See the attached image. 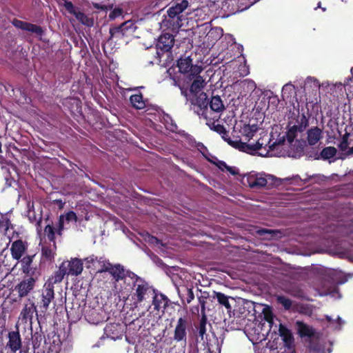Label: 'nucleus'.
Masks as SVG:
<instances>
[{
  "label": "nucleus",
  "mask_w": 353,
  "mask_h": 353,
  "mask_svg": "<svg viewBox=\"0 0 353 353\" xmlns=\"http://www.w3.org/2000/svg\"><path fill=\"white\" fill-rule=\"evenodd\" d=\"M287 139L294 150L295 154L293 157H300L309 141V127L305 116L302 115L300 119L297 120L296 124L290 127L287 132Z\"/></svg>",
  "instance_id": "f257e3e1"
},
{
  "label": "nucleus",
  "mask_w": 353,
  "mask_h": 353,
  "mask_svg": "<svg viewBox=\"0 0 353 353\" xmlns=\"http://www.w3.org/2000/svg\"><path fill=\"white\" fill-rule=\"evenodd\" d=\"M272 178L271 175H266L264 173L250 172L243 176L242 182L250 188L260 189L265 187L268 180Z\"/></svg>",
  "instance_id": "f03ea898"
},
{
  "label": "nucleus",
  "mask_w": 353,
  "mask_h": 353,
  "mask_svg": "<svg viewBox=\"0 0 353 353\" xmlns=\"http://www.w3.org/2000/svg\"><path fill=\"white\" fill-rule=\"evenodd\" d=\"M137 27L135 26L134 22L132 20H128L121 24L119 26L114 27L110 29V38L109 41L113 40L114 38L121 39L125 35L130 33H133L137 30Z\"/></svg>",
  "instance_id": "7ed1b4c3"
},
{
  "label": "nucleus",
  "mask_w": 353,
  "mask_h": 353,
  "mask_svg": "<svg viewBox=\"0 0 353 353\" xmlns=\"http://www.w3.org/2000/svg\"><path fill=\"white\" fill-rule=\"evenodd\" d=\"M222 138L226 141L230 145L239 148L240 150L243 152H245L248 153H252L253 152H255L256 150H260L263 145V142H260V140H258V141L255 144H249L246 143H243L239 141H232L228 137V132H226V134H221Z\"/></svg>",
  "instance_id": "20e7f679"
},
{
  "label": "nucleus",
  "mask_w": 353,
  "mask_h": 353,
  "mask_svg": "<svg viewBox=\"0 0 353 353\" xmlns=\"http://www.w3.org/2000/svg\"><path fill=\"white\" fill-rule=\"evenodd\" d=\"M61 265L65 270L67 275L78 276L83 271V262L77 258L71 259L70 261H63Z\"/></svg>",
  "instance_id": "39448f33"
},
{
  "label": "nucleus",
  "mask_w": 353,
  "mask_h": 353,
  "mask_svg": "<svg viewBox=\"0 0 353 353\" xmlns=\"http://www.w3.org/2000/svg\"><path fill=\"white\" fill-rule=\"evenodd\" d=\"M188 322L185 319L179 318L176 324L173 339L176 342H181L184 345L187 341Z\"/></svg>",
  "instance_id": "423d86ee"
},
{
  "label": "nucleus",
  "mask_w": 353,
  "mask_h": 353,
  "mask_svg": "<svg viewBox=\"0 0 353 353\" xmlns=\"http://www.w3.org/2000/svg\"><path fill=\"white\" fill-rule=\"evenodd\" d=\"M36 283L34 276H30L21 281L16 287L19 297H24L34 289Z\"/></svg>",
  "instance_id": "0eeeda50"
},
{
  "label": "nucleus",
  "mask_w": 353,
  "mask_h": 353,
  "mask_svg": "<svg viewBox=\"0 0 353 353\" xmlns=\"http://www.w3.org/2000/svg\"><path fill=\"white\" fill-rule=\"evenodd\" d=\"M12 23L16 28L34 34L37 37H41L43 33V30L40 26L32 23L18 19L13 20Z\"/></svg>",
  "instance_id": "6e6552de"
},
{
  "label": "nucleus",
  "mask_w": 353,
  "mask_h": 353,
  "mask_svg": "<svg viewBox=\"0 0 353 353\" xmlns=\"http://www.w3.org/2000/svg\"><path fill=\"white\" fill-rule=\"evenodd\" d=\"M28 249V243L21 240L14 241L10 248L12 257L19 261L24 255Z\"/></svg>",
  "instance_id": "1a4fd4ad"
},
{
  "label": "nucleus",
  "mask_w": 353,
  "mask_h": 353,
  "mask_svg": "<svg viewBox=\"0 0 353 353\" xmlns=\"http://www.w3.org/2000/svg\"><path fill=\"white\" fill-rule=\"evenodd\" d=\"M189 3L187 0H176L172 6L168 10V14L170 18L177 17L179 19V14L183 12L188 7Z\"/></svg>",
  "instance_id": "9d476101"
},
{
  "label": "nucleus",
  "mask_w": 353,
  "mask_h": 353,
  "mask_svg": "<svg viewBox=\"0 0 353 353\" xmlns=\"http://www.w3.org/2000/svg\"><path fill=\"white\" fill-rule=\"evenodd\" d=\"M34 254L24 256L20 261L21 271L28 276H34L36 268L33 267Z\"/></svg>",
  "instance_id": "9b49d317"
},
{
  "label": "nucleus",
  "mask_w": 353,
  "mask_h": 353,
  "mask_svg": "<svg viewBox=\"0 0 353 353\" xmlns=\"http://www.w3.org/2000/svg\"><path fill=\"white\" fill-rule=\"evenodd\" d=\"M174 39L172 34H164L161 35L158 41V43L157 44V48L168 52L169 51L172 46H174Z\"/></svg>",
  "instance_id": "f8f14e48"
},
{
  "label": "nucleus",
  "mask_w": 353,
  "mask_h": 353,
  "mask_svg": "<svg viewBox=\"0 0 353 353\" xmlns=\"http://www.w3.org/2000/svg\"><path fill=\"white\" fill-rule=\"evenodd\" d=\"M144 241L148 243L150 245L159 249L161 251H164L167 247L165 243L162 242L161 240L158 239L157 237L153 236L146 232L143 235Z\"/></svg>",
  "instance_id": "ddd939ff"
},
{
  "label": "nucleus",
  "mask_w": 353,
  "mask_h": 353,
  "mask_svg": "<svg viewBox=\"0 0 353 353\" xmlns=\"http://www.w3.org/2000/svg\"><path fill=\"white\" fill-rule=\"evenodd\" d=\"M77 216L76 214L70 211L68 213H66L65 215H61L59 217V226H58V233L59 234H61V231L65 228V223H70V222H77Z\"/></svg>",
  "instance_id": "4468645a"
},
{
  "label": "nucleus",
  "mask_w": 353,
  "mask_h": 353,
  "mask_svg": "<svg viewBox=\"0 0 353 353\" xmlns=\"http://www.w3.org/2000/svg\"><path fill=\"white\" fill-rule=\"evenodd\" d=\"M150 290L149 285L143 281H140L137 285L134 295L137 296V301L139 303L143 301L145 299V296Z\"/></svg>",
  "instance_id": "2eb2a0df"
},
{
  "label": "nucleus",
  "mask_w": 353,
  "mask_h": 353,
  "mask_svg": "<svg viewBox=\"0 0 353 353\" xmlns=\"http://www.w3.org/2000/svg\"><path fill=\"white\" fill-rule=\"evenodd\" d=\"M54 286L51 284H48L42 295V307L46 310L48 308L49 304L54 299Z\"/></svg>",
  "instance_id": "dca6fc26"
},
{
  "label": "nucleus",
  "mask_w": 353,
  "mask_h": 353,
  "mask_svg": "<svg viewBox=\"0 0 353 353\" xmlns=\"http://www.w3.org/2000/svg\"><path fill=\"white\" fill-rule=\"evenodd\" d=\"M8 338V346H9L13 352H16L21 347V345L19 334L16 332H10Z\"/></svg>",
  "instance_id": "f3484780"
},
{
  "label": "nucleus",
  "mask_w": 353,
  "mask_h": 353,
  "mask_svg": "<svg viewBox=\"0 0 353 353\" xmlns=\"http://www.w3.org/2000/svg\"><path fill=\"white\" fill-rule=\"evenodd\" d=\"M279 334L287 346H290L293 343V336L290 330L282 324H279Z\"/></svg>",
  "instance_id": "a211bd4d"
},
{
  "label": "nucleus",
  "mask_w": 353,
  "mask_h": 353,
  "mask_svg": "<svg viewBox=\"0 0 353 353\" xmlns=\"http://www.w3.org/2000/svg\"><path fill=\"white\" fill-rule=\"evenodd\" d=\"M109 273L113 276V278L119 281L125 277V270L120 264L112 265Z\"/></svg>",
  "instance_id": "6ab92c4d"
},
{
  "label": "nucleus",
  "mask_w": 353,
  "mask_h": 353,
  "mask_svg": "<svg viewBox=\"0 0 353 353\" xmlns=\"http://www.w3.org/2000/svg\"><path fill=\"white\" fill-rule=\"evenodd\" d=\"M210 109L217 113L225 110L224 104L219 96L212 97L209 103Z\"/></svg>",
  "instance_id": "aec40b11"
},
{
  "label": "nucleus",
  "mask_w": 353,
  "mask_h": 353,
  "mask_svg": "<svg viewBox=\"0 0 353 353\" xmlns=\"http://www.w3.org/2000/svg\"><path fill=\"white\" fill-rule=\"evenodd\" d=\"M259 128L257 125H243L240 132L243 136H244L248 141L252 139L254 134L258 131Z\"/></svg>",
  "instance_id": "412c9836"
},
{
  "label": "nucleus",
  "mask_w": 353,
  "mask_h": 353,
  "mask_svg": "<svg viewBox=\"0 0 353 353\" xmlns=\"http://www.w3.org/2000/svg\"><path fill=\"white\" fill-rule=\"evenodd\" d=\"M120 326L116 323H110L106 325L104 332L106 336L112 339H116L119 337Z\"/></svg>",
  "instance_id": "4be33fe9"
},
{
  "label": "nucleus",
  "mask_w": 353,
  "mask_h": 353,
  "mask_svg": "<svg viewBox=\"0 0 353 353\" xmlns=\"http://www.w3.org/2000/svg\"><path fill=\"white\" fill-rule=\"evenodd\" d=\"M205 84L206 82L202 77H196L190 86V90L193 94H197L204 88Z\"/></svg>",
  "instance_id": "5701e85b"
},
{
  "label": "nucleus",
  "mask_w": 353,
  "mask_h": 353,
  "mask_svg": "<svg viewBox=\"0 0 353 353\" xmlns=\"http://www.w3.org/2000/svg\"><path fill=\"white\" fill-rule=\"evenodd\" d=\"M36 306L33 303H29L25 305L21 312V316L25 320H31L33 316V314L36 312Z\"/></svg>",
  "instance_id": "b1692460"
},
{
  "label": "nucleus",
  "mask_w": 353,
  "mask_h": 353,
  "mask_svg": "<svg viewBox=\"0 0 353 353\" xmlns=\"http://www.w3.org/2000/svg\"><path fill=\"white\" fill-rule=\"evenodd\" d=\"M168 300L167 297L162 294H155L153 297L152 303L154 306V309L159 310L162 307H165L168 305Z\"/></svg>",
  "instance_id": "393cba45"
},
{
  "label": "nucleus",
  "mask_w": 353,
  "mask_h": 353,
  "mask_svg": "<svg viewBox=\"0 0 353 353\" xmlns=\"http://www.w3.org/2000/svg\"><path fill=\"white\" fill-rule=\"evenodd\" d=\"M192 64V59L190 57H186L185 58H181L178 61V67L179 68V71L182 73H188L191 68Z\"/></svg>",
  "instance_id": "a878e982"
},
{
  "label": "nucleus",
  "mask_w": 353,
  "mask_h": 353,
  "mask_svg": "<svg viewBox=\"0 0 353 353\" xmlns=\"http://www.w3.org/2000/svg\"><path fill=\"white\" fill-rule=\"evenodd\" d=\"M65 275H67L65 270H63L62 266L60 265L59 270L49 279V283L48 284H51L54 286V284L61 283Z\"/></svg>",
  "instance_id": "bb28decb"
},
{
  "label": "nucleus",
  "mask_w": 353,
  "mask_h": 353,
  "mask_svg": "<svg viewBox=\"0 0 353 353\" xmlns=\"http://www.w3.org/2000/svg\"><path fill=\"white\" fill-rule=\"evenodd\" d=\"M256 232L260 236H263L266 239H276L280 236V232L279 230L261 229L257 230Z\"/></svg>",
  "instance_id": "cd10ccee"
},
{
  "label": "nucleus",
  "mask_w": 353,
  "mask_h": 353,
  "mask_svg": "<svg viewBox=\"0 0 353 353\" xmlns=\"http://www.w3.org/2000/svg\"><path fill=\"white\" fill-rule=\"evenodd\" d=\"M130 102L132 105L137 109H143L145 107V103L143 100L141 94H134L130 97Z\"/></svg>",
  "instance_id": "c85d7f7f"
},
{
  "label": "nucleus",
  "mask_w": 353,
  "mask_h": 353,
  "mask_svg": "<svg viewBox=\"0 0 353 353\" xmlns=\"http://www.w3.org/2000/svg\"><path fill=\"white\" fill-rule=\"evenodd\" d=\"M214 297L216 298L218 302L225 307L228 310H231L232 307L228 301V296L221 292H214Z\"/></svg>",
  "instance_id": "c756f323"
},
{
  "label": "nucleus",
  "mask_w": 353,
  "mask_h": 353,
  "mask_svg": "<svg viewBox=\"0 0 353 353\" xmlns=\"http://www.w3.org/2000/svg\"><path fill=\"white\" fill-rule=\"evenodd\" d=\"M56 248L55 243L53 242L52 245H43L42 247V255L47 259H51L54 256V250Z\"/></svg>",
  "instance_id": "7c9ffc66"
},
{
  "label": "nucleus",
  "mask_w": 353,
  "mask_h": 353,
  "mask_svg": "<svg viewBox=\"0 0 353 353\" xmlns=\"http://www.w3.org/2000/svg\"><path fill=\"white\" fill-rule=\"evenodd\" d=\"M296 328L299 334L301 336H309V328L307 325L303 323L302 321H297L296 322Z\"/></svg>",
  "instance_id": "2f4dec72"
},
{
  "label": "nucleus",
  "mask_w": 353,
  "mask_h": 353,
  "mask_svg": "<svg viewBox=\"0 0 353 353\" xmlns=\"http://www.w3.org/2000/svg\"><path fill=\"white\" fill-rule=\"evenodd\" d=\"M77 19L80 21L81 23L87 26H91L93 25V21L90 19H89L85 14L83 13L77 11L76 14H74Z\"/></svg>",
  "instance_id": "473e14b6"
},
{
  "label": "nucleus",
  "mask_w": 353,
  "mask_h": 353,
  "mask_svg": "<svg viewBox=\"0 0 353 353\" xmlns=\"http://www.w3.org/2000/svg\"><path fill=\"white\" fill-rule=\"evenodd\" d=\"M97 263L100 265V267H101V268L98 270V272H99V273H101L103 272H109V271L112 265L109 261L105 260L103 258L99 259V260L97 261Z\"/></svg>",
  "instance_id": "72a5a7b5"
},
{
  "label": "nucleus",
  "mask_w": 353,
  "mask_h": 353,
  "mask_svg": "<svg viewBox=\"0 0 353 353\" xmlns=\"http://www.w3.org/2000/svg\"><path fill=\"white\" fill-rule=\"evenodd\" d=\"M277 302L281 304L285 310H289L292 307V301L284 296H276Z\"/></svg>",
  "instance_id": "f704fd0d"
},
{
  "label": "nucleus",
  "mask_w": 353,
  "mask_h": 353,
  "mask_svg": "<svg viewBox=\"0 0 353 353\" xmlns=\"http://www.w3.org/2000/svg\"><path fill=\"white\" fill-rule=\"evenodd\" d=\"M206 323H207V315L203 314V316H201V319L200 320L199 330V336L201 337L203 336L204 334L206 332V328H205Z\"/></svg>",
  "instance_id": "c9c22d12"
},
{
  "label": "nucleus",
  "mask_w": 353,
  "mask_h": 353,
  "mask_svg": "<svg viewBox=\"0 0 353 353\" xmlns=\"http://www.w3.org/2000/svg\"><path fill=\"white\" fill-rule=\"evenodd\" d=\"M123 13L124 11L121 8H115L109 14V18L111 20H114L116 18H118L119 17H122L123 18Z\"/></svg>",
  "instance_id": "e433bc0d"
},
{
  "label": "nucleus",
  "mask_w": 353,
  "mask_h": 353,
  "mask_svg": "<svg viewBox=\"0 0 353 353\" xmlns=\"http://www.w3.org/2000/svg\"><path fill=\"white\" fill-rule=\"evenodd\" d=\"M44 232L48 240L53 243L54 239V232L53 228L51 225H48L45 228Z\"/></svg>",
  "instance_id": "4c0bfd02"
},
{
  "label": "nucleus",
  "mask_w": 353,
  "mask_h": 353,
  "mask_svg": "<svg viewBox=\"0 0 353 353\" xmlns=\"http://www.w3.org/2000/svg\"><path fill=\"white\" fill-rule=\"evenodd\" d=\"M264 318L267 322L272 326L273 324L274 316L270 308H264L263 310Z\"/></svg>",
  "instance_id": "58836bf2"
},
{
  "label": "nucleus",
  "mask_w": 353,
  "mask_h": 353,
  "mask_svg": "<svg viewBox=\"0 0 353 353\" xmlns=\"http://www.w3.org/2000/svg\"><path fill=\"white\" fill-rule=\"evenodd\" d=\"M202 70L203 68L201 66L192 64L191 68H190V70L188 73H189L191 76L198 77V74L201 73Z\"/></svg>",
  "instance_id": "ea45409f"
},
{
  "label": "nucleus",
  "mask_w": 353,
  "mask_h": 353,
  "mask_svg": "<svg viewBox=\"0 0 353 353\" xmlns=\"http://www.w3.org/2000/svg\"><path fill=\"white\" fill-rule=\"evenodd\" d=\"M212 130L220 134H226V130L223 125L213 123L210 127Z\"/></svg>",
  "instance_id": "a19ab883"
},
{
  "label": "nucleus",
  "mask_w": 353,
  "mask_h": 353,
  "mask_svg": "<svg viewBox=\"0 0 353 353\" xmlns=\"http://www.w3.org/2000/svg\"><path fill=\"white\" fill-rule=\"evenodd\" d=\"M64 8L71 14H74L77 12V9L74 7L70 1L63 0Z\"/></svg>",
  "instance_id": "79ce46f5"
},
{
  "label": "nucleus",
  "mask_w": 353,
  "mask_h": 353,
  "mask_svg": "<svg viewBox=\"0 0 353 353\" xmlns=\"http://www.w3.org/2000/svg\"><path fill=\"white\" fill-rule=\"evenodd\" d=\"M207 98L208 97H207L206 94L204 92H201L199 94L198 99H197V103L199 104V106H202V105L205 106L208 104Z\"/></svg>",
  "instance_id": "37998d69"
},
{
  "label": "nucleus",
  "mask_w": 353,
  "mask_h": 353,
  "mask_svg": "<svg viewBox=\"0 0 353 353\" xmlns=\"http://www.w3.org/2000/svg\"><path fill=\"white\" fill-rule=\"evenodd\" d=\"M199 303L201 305V316H203V314H205V301L203 299H199Z\"/></svg>",
  "instance_id": "c03bdc74"
},
{
  "label": "nucleus",
  "mask_w": 353,
  "mask_h": 353,
  "mask_svg": "<svg viewBox=\"0 0 353 353\" xmlns=\"http://www.w3.org/2000/svg\"><path fill=\"white\" fill-rule=\"evenodd\" d=\"M99 259L97 257H94V256H89L85 259V261L87 263H94L95 261H97Z\"/></svg>",
  "instance_id": "a18cd8bd"
},
{
  "label": "nucleus",
  "mask_w": 353,
  "mask_h": 353,
  "mask_svg": "<svg viewBox=\"0 0 353 353\" xmlns=\"http://www.w3.org/2000/svg\"><path fill=\"white\" fill-rule=\"evenodd\" d=\"M188 303H190L194 299V294L192 290H188Z\"/></svg>",
  "instance_id": "49530a36"
},
{
  "label": "nucleus",
  "mask_w": 353,
  "mask_h": 353,
  "mask_svg": "<svg viewBox=\"0 0 353 353\" xmlns=\"http://www.w3.org/2000/svg\"><path fill=\"white\" fill-rule=\"evenodd\" d=\"M227 171L230 172L232 174L235 175L237 174L235 168H232L228 165V168L225 169Z\"/></svg>",
  "instance_id": "de8ad7c7"
},
{
  "label": "nucleus",
  "mask_w": 353,
  "mask_h": 353,
  "mask_svg": "<svg viewBox=\"0 0 353 353\" xmlns=\"http://www.w3.org/2000/svg\"><path fill=\"white\" fill-rule=\"evenodd\" d=\"M218 167L221 170H224L226 169V168H228V165H226V163L223 161H220L218 164Z\"/></svg>",
  "instance_id": "09e8293b"
},
{
  "label": "nucleus",
  "mask_w": 353,
  "mask_h": 353,
  "mask_svg": "<svg viewBox=\"0 0 353 353\" xmlns=\"http://www.w3.org/2000/svg\"><path fill=\"white\" fill-rule=\"evenodd\" d=\"M93 6H94V7L95 8H97V9H101V10H106L107 9L106 6H100L98 3H94Z\"/></svg>",
  "instance_id": "8fccbe9b"
},
{
  "label": "nucleus",
  "mask_w": 353,
  "mask_h": 353,
  "mask_svg": "<svg viewBox=\"0 0 353 353\" xmlns=\"http://www.w3.org/2000/svg\"><path fill=\"white\" fill-rule=\"evenodd\" d=\"M181 94L183 95H184L185 97H187V90H183L182 88L181 89Z\"/></svg>",
  "instance_id": "3c124183"
},
{
  "label": "nucleus",
  "mask_w": 353,
  "mask_h": 353,
  "mask_svg": "<svg viewBox=\"0 0 353 353\" xmlns=\"http://www.w3.org/2000/svg\"><path fill=\"white\" fill-rule=\"evenodd\" d=\"M7 182L8 183L9 185H11V181H8V180L7 179Z\"/></svg>",
  "instance_id": "603ef678"
},
{
  "label": "nucleus",
  "mask_w": 353,
  "mask_h": 353,
  "mask_svg": "<svg viewBox=\"0 0 353 353\" xmlns=\"http://www.w3.org/2000/svg\"><path fill=\"white\" fill-rule=\"evenodd\" d=\"M0 152H1V143H0Z\"/></svg>",
  "instance_id": "864d4df0"
}]
</instances>
